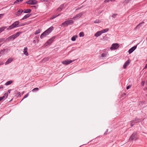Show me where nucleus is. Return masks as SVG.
Segmentation results:
<instances>
[{"instance_id":"f257e3e1","label":"nucleus","mask_w":147,"mask_h":147,"mask_svg":"<svg viewBox=\"0 0 147 147\" xmlns=\"http://www.w3.org/2000/svg\"><path fill=\"white\" fill-rule=\"evenodd\" d=\"M19 23L20 22L18 21L15 22L7 28V30H11L19 26Z\"/></svg>"},{"instance_id":"f03ea898","label":"nucleus","mask_w":147,"mask_h":147,"mask_svg":"<svg viewBox=\"0 0 147 147\" xmlns=\"http://www.w3.org/2000/svg\"><path fill=\"white\" fill-rule=\"evenodd\" d=\"M21 32H18L16 33V34L12 35L11 36H10L9 37H8L7 39V40H13L17 37L19 36V35L20 34Z\"/></svg>"},{"instance_id":"7ed1b4c3","label":"nucleus","mask_w":147,"mask_h":147,"mask_svg":"<svg viewBox=\"0 0 147 147\" xmlns=\"http://www.w3.org/2000/svg\"><path fill=\"white\" fill-rule=\"evenodd\" d=\"M137 138V133L136 132H134L131 135L129 139V140L131 141H135L136 140Z\"/></svg>"},{"instance_id":"20e7f679","label":"nucleus","mask_w":147,"mask_h":147,"mask_svg":"<svg viewBox=\"0 0 147 147\" xmlns=\"http://www.w3.org/2000/svg\"><path fill=\"white\" fill-rule=\"evenodd\" d=\"M74 22L72 20H68L65 21L63 22L62 24V25L66 26L69 25H71L74 23Z\"/></svg>"},{"instance_id":"39448f33","label":"nucleus","mask_w":147,"mask_h":147,"mask_svg":"<svg viewBox=\"0 0 147 147\" xmlns=\"http://www.w3.org/2000/svg\"><path fill=\"white\" fill-rule=\"evenodd\" d=\"M119 46V45L117 43L113 44L111 47L110 49L111 50L117 49L118 48Z\"/></svg>"},{"instance_id":"423d86ee","label":"nucleus","mask_w":147,"mask_h":147,"mask_svg":"<svg viewBox=\"0 0 147 147\" xmlns=\"http://www.w3.org/2000/svg\"><path fill=\"white\" fill-rule=\"evenodd\" d=\"M37 3V1L35 0H29L26 2L29 5H35Z\"/></svg>"},{"instance_id":"0eeeda50","label":"nucleus","mask_w":147,"mask_h":147,"mask_svg":"<svg viewBox=\"0 0 147 147\" xmlns=\"http://www.w3.org/2000/svg\"><path fill=\"white\" fill-rule=\"evenodd\" d=\"M72 62V61L71 60H66L63 61L62 62V63L63 64L65 65H67L71 63Z\"/></svg>"},{"instance_id":"6e6552de","label":"nucleus","mask_w":147,"mask_h":147,"mask_svg":"<svg viewBox=\"0 0 147 147\" xmlns=\"http://www.w3.org/2000/svg\"><path fill=\"white\" fill-rule=\"evenodd\" d=\"M83 13L82 12L78 13L77 14L76 16H74L72 19H75L76 18H79L81 17L83 15Z\"/></svg>"},{"instance_id":"1a4fd4ad","label":"nucleus","mask_w":147,"mask_h":147,"mask_svg":"<svg viewBox=\"0 0 147 147\" xmlns=\"http://www.w3.org/2000/svg\"><path fill=\"white\" fill-rule=\"evenodd\" d=\"M49 34L46 31L42 34L40 36L41 38H43L44 37L48 35Z\"/></svg>"},{"instance_id":"9d476101","label":"nucleus","mask_w":147,"mask_h":147,"mask_svg":"<svg viewBox=\"0 0 147 147\" xmlns=\"http://www.w3.org/2000/svg\"><path fill=\"white\" fill-rule=\"evenodd\" d=\"M55 39L54 37H53L49 39L47 42L45 43V44H51L53 42L54 39Z\"/></svg>"},{"instance_id":"9b49d317","label":"nucleus","mask_w":147,"mask_h":147,"mask_svg":"<svg viewBox=\"0 0 147 147\" xmlns=\"http://www.w3.org/2000/svg\"><path fill=\"white\" fill-rule=\"evenodd\" d=\"M130 63L129 60H127L124 63L123 65V68L124 69H125L126 68L127 66H128Z\"/></svg>"},{"instance_id":"f8f14e48","label":"nucleus","mask_w":147,"mask_h":147,"mask_svg":"<svg viewBox=\"0 0 147 147\" xmlns=\"http://www.w3.org/2000/svg\"><path fill=\"white\" fill-rule=\"evenodd\" d=\"M137 46H135L131 48L128 51V53L129 54L131 53L136 48Z\"/></svg>"},{"instance_id":"ddd939ff","label":"nucleus","mask_w":147,"mask_h":147,"mask_svg":"<svg viewBox=\"0 0 147 147\" xmlns=\"http://www.w3.org/2000/svg\"><path fill=\"white\" fill-rule=\"evenodd\" d=\"M53 27L52 26L46 30V31L49 34L53 30Z\"/></svg>"},{"instance_id":"4468645a","label":"nucleus","mask_w":147,"mask_h":147,"mask_svg":"<svg viewBox=\"0 0 147 147\" xmlns=\"http://www.w3.org/2000/svg\"><path fill=\"white\" fill-rule=\"evenodd\" d=\"M13 60V58H10L7 60L5 63V65H7L10 63H11Z\"/></svg>"},{"instance_id":"2eb2a0df","label":"nucleus","mask_w":147,"mask_h":147,"mask_svg":"<svg viewBox=\"0 0 147 147\" xmlns=\"http://www.w3.org/2000/svg\"><path fill=\"white\" fill-rule=\"evenodd\" d=\"M102 34V32L101 31H99L96 32L94 34V36L96 37H98L101 35Z\"/></svg>"},{"instance_id":"dca6fc26","label":"nucleus","mask_w":147,"mask_h":147,"mask_svg":"<svg viewBox=\"0 0 147 147\" xmlns=\"http://www.w3.org/2000/svg\"><path fill=\"white\" fill-rule=\"evenodd\" d=\"M23 11L22 10V9H20L18 12H16V15L17 16H18L21 15V14Z\"/></svg>"},{"instance_id":"f3484780","label":"nucleus","mask_w":147,"mask_h":147,"mask_svg":"<svg viewBox=\"0 0 147 147\" xmlns=\"http://www.w3.org/2000/svg\"><path fill=\"white\" fill-rule=\"evenodd\" d=\"M28 48L27 47H25L24 50V54L26 56H28V54L27 51Z\"/></svg>"},{"instance_id":"a211bd4d","label":"nucleus","mask_w":147,"mask_h":147,"mask_svg":"<svg viewBox=\"0 0 147 147\" xmlns=\"http://www.w3.org/2000/svg\"><path fill=\"white\" fill-rule=\"evenodd\" d=\"M30 16V15L29 14H26L25 15L23 18L21 19L20 20H24L29 18Z\"/></svg>"},{"instance_id":"6ab92c4d","label":"nucleus","mask_w":147,"mask_h":147,"mask_svg":"<svg viewBox=\"0 0 147 147\" xmlns=\"http://www.w3.org/2000/svg\"><path fill=\"white\" fill-rule=\"evenodd\" d=\"M60 15H61V14L60 13V14H59L58 15H54L53 16H51L50 18V20H52V19L56 18L57 17H58V16H60Z\"/></svg>"},{"instance_id":"aec40b11","label":"nucleus","mask_w":147,"mask_h":147,"mask_svg":"<svg viewBox=\"0 0 147 147\" xmlns=\"http://www.w3.org/2000/svg\"><path fill=\"white\" fill-rule=\"evenodd\" d=\"M12 82H13L11 80L9 81L6 82V83L5 84V85L6 86L9 85L11 84Z\"/></svg>"},{"instance_id":"412c9836","label":"nucleus","mask_w":147,"mask_h":147,"mask_svg":"<svg viewBox=\"0 0 147 147\" xmlns=\"http://www.w3.org/2000/svg\"><path fill=\"white\" fill-rule=\"evenodd\" d=\"M6 26H3L0 28V33L2 32L6 28Z\"/></svg>"},{"instance_id":"4be33fe9","label":"nucleus","mask_w":147,"mask_h":147,"mask_svg":"<svg viewBox=\"0 0 147 147\" xmlns=\"http://www.w3.org/2000/svg\"><path fill=\"white\" fill-rule=\"evenodd\" d=\"M31 9H26L25 11H24V12L25 13H30L31 12Z\"/></svg>"},{"instance_id":"5701e85b","label":"nucleus","mask_w":147,"mask_h":147,"mask_svg":"<svg viewBox=\"0 0 147 147\" xmlns=\"http://www.w3.org/2000/svg\"><path fill=\"white\" fill-rule=\"evenodd\" d=\"M64 6V5L63 4H62L58 8L57 10L59 11H61L63 7Z\"/></svg>"},{"instance_id":"b1692460","label":"nucleus","mask_w":147,"mask_h":147,"mask_svg":"<svg viewBox=\"0 0 147 147\" xmlns=\"http://www.w3.org/2000/svg\"><path fill=\"white\" fill-rule=\"evenodd\" d=\"M109 29L108 28H106L105 29H103L101 30L102 33H104L105 32H107L109 31Z\"/></svg>"},{"instance_id":"393cba45","label":"nucleus","mask_w":147,"mask_h":147,"mask_svg":"<svg viewBox=\"0 0 147 147\" xmlns=\"http://www.w3.org/2000/svg\"><path fill=\"white\" fill-rule=\"evenodd\" d=\"M77 37V36L76 35L73 36L71 38V40L73 41H74L76 40V38Z\"/></svg>"},{"instance_id":"a878e982","label":"nucleus","mask_w":147,"mask_h":147,"mask_svg":"<svg viewBox=\"0 0 147 147\" xmlns=\"http://www.w3.org/2000/svg\"><path fill=\"white\" fill-rule=\"evenodd\" d=\"M23 0H17L15 1L14 3L15 4H16V3H20Z\"/></svg>"},{"instance_id":"bb28decb","label":"nucleus","mask_w":147,"mask_h":147,"mask_svg":"<svg viewBox=\"0 0 147 147\" xmlns=\"http://www.w3.org/2000/svg\"><path fill=\"white\" fill-rule=\"evenodd\" d=\"M107 55V53H103L101 55V57L102 58L106 57Z\"/></svg>"},{"instance_id":"cd10ccee","label":"nucleus","mask_w":147,"mask_h":147,"mask_svg":"<svg viewBox=\"0 0 147 147\" xmlns=\"http://www.w3.org/2000/svg\"><path fill=\"white\" fill-rule=\"evenodd\" d=\"M80 37L84 36V33L83 32H80L79 34Z\"/></svg>"},{"instance_id":"c85d7f7f","label":"nucleus","mask_w":147,"mask_h":147,"mask_svg":"<svg viewBox=\"0 0 147 147\" xmlns=\"http://www.w3.org/2000/svg\"><path fill=\"white\" fill-rule=\"evenodd\" d=\"M5 50V49H3V50L1 51L0 52V54L2 55L3 54Z\"/></svg>"},{"instance_id":"c756f323","label":"nucleus","mask_w":147,"mask_h":147,"mask_svg":"<svg viewBox=\"0 0 147 147\" xmlns=\"http://www.w3.org/2000/svg\"><path fill=\"white\" fill-rule=\"evenodd\" d=\"M40 32V30H38L36 31L35 34V35L37 34Z\"/></svg>"},{"instance_id":"7c9ffc66","label":"nucleus","mask_w":147,"mask_h":147,"mask_svg":"<svg viewBox=\"0 0 147 147\" xmlns=\"http://www.w3.org/2000/svg\"><path fill=\"white\" fill-rule=\"evenodd\" d=\"M39 90V88H35L34 89H33L32 90V91L33 92H34L35 91H38V90Z\"/></svg>"},{"instance_id":"2f4dec72","label":"nucleus","mask_w":147,"mask_h":147,"mask_svg":"<svg viewBox=\"0 0 147 147\" xmlns=\"http://www.w3.org/2000/svg\"><path fill=\"white\" fill-rule=\"evenodd\" d=\"M8 96V92H6V93H5L4 94V96H4V98H7V97Z\"/></svg>"},{"instance_id":"473e14b6","label":"nucleus","mask_w":147,"mask_h":147,"mask_svg":"<svg viewBox=\"0 0 147 147\" xmlns=\"http://www.w3.org/2000/svg\"><path fill=\"white\" fill-rule=\"evenodd\" d=\"M131 0H125L124 3L126 4H127L129 3Z\"/></svg>"},{"instance_id":"72a5a7b5","label":"nucleus","mask_w":147,"mask_h":147,"mask_svg":"<svg viewBox=\"0 0 147 147\" xmlns=\"http://www.w3.org/2000/svg\"><path fill=\"white\" fill-rule=\"evenodd\" d=\"M29 95L28 93L27 94L25 95L24 96L23 98L22 99V100H23L24 98H27Z\"/></svg>"},{"instance_id":"f704fd0d","label":"nucleus","mask_w":147,"mask_h":147,"mask_svg":"<svg viewBox=\"0 0 147 147\" xmlns=\"http://www.w3.org/2000/svg\"><path fill=\"white\" fill-rule=\"evenodd\" d=\"M135 123V122H134L133 121L131 122L130 123V125L131 126V127L134 125Z\"/></svg>"},{"instance_id":"c9c22d12","label":"nucleus","mask_w":147,"mask_h":147,"mask_svg":"<svg viewBox=\"0 0 147 147\" xmlns=\"http://www.w3.org/2000/svg\"><path fill=\"white\" fill-rule=\"evenodd\" d=\"M145 82V81H142L141 82V86H144V85Z\"/></svg>"},{"instance_id":"e433bc0d","label":"nucleus","mask_w":147,"mask_h":147,"mask_svg":"<svg viewBox=\"0 0 147 147\" xmlns=\"http://www.w3.org/2000/svg\"><path fill=\"white\" fill-rule=\"evenodd\" d=\"M100 21L99 20H96V21L94 22V23H100Z\"/></svg>"},{"instance_id":"4c0bfd02","label":"nucleus","mask_w":147,"mask_h":147,"mask_svg":"<svg viewBox=\"0 0 147 147\" xmlns=\"http://www.w3.org/2000/svg\"><path fill=\"white\" fill-rule=\"evenodd\" d=\"M5 40V38H0V43L1 42H3Z\"/></svg>"},{"instance_id":"58836bf2","label":"nucleus","mask_w":147,"mask_h":147,"mask_svg":"<svg viewBox=\"0 0 147 147\" xmlns=\"http://www.w3.org/2000/svg\"><path fill=\"white\" fill-rule=\"evenodd\" d=\"M4 98V96H2V97H0V102Z\"/></svg>"},{"instance_id":"ea45409f","label":"nucleus","mask_w":147,"mask_h":147,"mask_svg":"<svg viewBox=\"0 0 147 147\" xmlns=\"http://www.w3.org/2000/svg\"><path fill=\"white\" fill-rule=\"evenodd\" d=\"M110 1H112L111 0H105L104 1V2H105V3L108 2Z\"/></svg>"},{"instance_id":"a19ab883","label":"nucleus","mask_w":147,"mask_h":147,"mask_svg":"<svg viewBox=\"0 0 147 147\" xmlns=\"http://www.w3.org/2000/svg\"><path fill=\"white\" fill-rule=\"evenodd\" d=\"M17 95H18V96H20V97L21 96V94L20 92H18L17 93Z\"/></svg>"},{"instance_id":"79ce46f5","label":"nucleus","mask_w":147,"mask_h":147,"mask_svg":"<svg viewBox=\"0 0 147 147\" xmlns=\"http://www.w3.org/2000/svg\"><path fill=\"white\" fill-rule=\"evenodd\" d=\"M131 86L130 85H129L126 88L127 90Z\"/></svg>"},{"instance_id":"37998d69","label":"nucleus","mask_w":147,"mask_h":147,"mask_svg":"<svg viewBox=\"0 0 147 147\" xmlns=\"http://www.w3.org/2000/svg\"><path fill=\"white\" fill-rule=\"evenodd\" d=\"M49 58H44L43 60L45 61H48L49 60Z\"/></svg>"},{"instance_id":"c03bdc74","label":"nucleus","mask_w":147,"mask_h":147,"mask_svg":"<svg viewBox=\"0 0 147 147\" xmlns=\"http://www.w3.org/2000/svg\"><path fill=\"white\" fill-rule=\"evenodd\" d=\"M117 14H114L112 15V17L113 18H115V16L117 15Z\"/></svg>"},{"instance_id":"a18cd8bd","label":"nucleus","mask_w":147,"mask_h":147,"mask_svg":"<svg viewBox=\"0 0 147 147\" xmlns=\"http://www.w3.org/2000/svg\"><path fill=\"white\" fill-rule=\"evenodd\" d=\"M11 90H9L8 91V93H10V91Z\"/></svg>"},{"instance_id":"49530a36","label":"nucleus","mask_w":147,"mask_h":147,"mask_svg":"<svg viewBox=\"0 0 147 147\" xmlns=\"http://www.w3.org/2000/svg\"><path fill=\"white\" fill-rule=\"evenodd\" d=\"M3 14H0V18H1V17H2L3 16Z\"/></svg>"},{"instance_id":"de8ad7c7","label":"nucleus","mask_w":147,"mask_h":147,"mask_svg":"<svg viewBox=\"0 0 147 147\" xmlns=\"http://www.w3.org/2000/svg\"><path fill=\"white\" fill-rule=\"evenodd\" d=\"M146 68H147V63L144 67V69H146Z\"/></svg>"},{"instance_id":"09e8293b","label":"nucleus","mask_w":147,"mask_h":147,"mask_svg":"<svg viewBox=\"0 0 147 147\" xmlns=\"http://www.w3.org/2000/svg\"><path fill=\"white\" fill-rule=\"evenodd\" d=\"M36 42V41L35 40H33V42L34 43H35Z\"/></svg>"},{"instance_id":"8fccbe9b","label":"nucleus","mask_w":147,"mask_h":147,"mask_svg":"<svg viewBox=\"0 0 147 147\" xmlns=\"http://www.w3.org/2000/svg\"><path fill=\"white\" fill-rule=\"evenodd\" d=\"M3 86H1L0 87V89H3Z\"/></svg>"},{"instance_id":"3c124183","label":"nucleus","mask_w":147,"mask_h":147,"mask_svg":"<svg viewBox=\"0 0 147 147\" xmlns=\"http://www.w3.org/2000/svg\"><path fill=\"white\" fill-rule=\"evenodd\" d=\"M112 0V1H115L116 0Z\"/></svg>"},{"instance_id":"603ef678","label":"nucleus","mask_w":147,"mask_h":147,"mask_svg":"<svg viewBox=\"0 0 147 147\" xmlns=\"http://www.w3.org/2000/svg\"><path fill=\"white\" fill-rule=\"evenodd\" d=\"M146 84L147 85V81L146 82Z\"/></svg>"},{"instance_id":"864d4df0","label":"nucleus","mask_w":147,"mask_h":147,"mask_svg":"<svg viewBox=\"0 0 147 147\" xmlns=\"http://www.w3.org/2000/svg\"><path fill=\"white\" fill-rule=\"evenodd\" d=\"M81 7H80V8H78V9H81Z\"/></svg>"},{"instance_id":"5fc2aeb1","label":"nucleus","mask_w":147,"mask_h":147,"mask_svg":"<svg viewBox=\"0 0 147 147\" xmlns=\"http://www.w3.org/2000/svg\"><path fill=\"white\" fill-rule=\"evenodd\" d=\"M2 65V64H0V66Z\"/></svg>"},{"instance_id":"6e6d98bb","label":"nucleus","mask_w":147,"mask_h":147,"mask_svg":"<svg viewBox=\"0 0 147 147\" xmlns=\"http://www.w3.org/2000/svg\"><path fill=\"white\" fill-rule=\"evenodd\" d=\"M1 44H0V47L1 46Z\"/></svg>"},{"instance_id":"4d7b16f0","label":"nucleus","mask_w":147,"mask_h":147,"mask_svg":"<svg viewBox=\"0 0 147 147\" xmlns=\"http://www.w3.org/2000/svg\"><path fill=\"white\" fill-rule=\"evenodd\" d=\"M146 88L147 89V88Z\"/></svg>"}]
</instances>
